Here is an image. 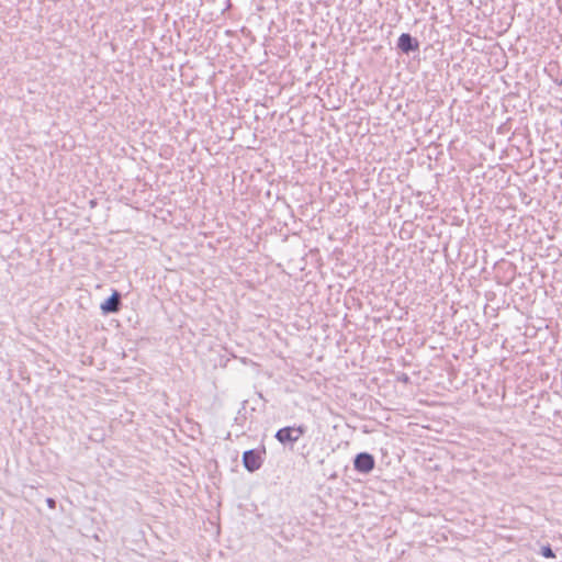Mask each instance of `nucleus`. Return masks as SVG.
<instances>
[{
	"instance_id": "obj_2",
	"label": "nucleus",
	"mask_w": 562,
	"mask_h": 562,
	"mask_svg": "<svg viewBox=\"0 0 562 562\" xmlns=\"http://www.w3.org/2000/svg\"><path fill=\"white\" fill-rule=\"evenodd\" d=\"M263 458L261 452L258 450L251 449L247 450L243 454V464L249 472H255L259 470L262 465Z\"/></svg>"
},
{
	"instance_id": "obj_7",
	"label": "nucleus",
	"mask_w": 562,
	"mask_h": 562,
	"mask_svg": "<svg viewBox=\"0 0 562 562\" xmlns=\"http://www.w3.org/2000/svg\"><path fill=\"white\" fill-rule=\"evenodd\" d=\"M46 503L49 508H55L56 502L53 498H47Z\"/></svg>"
},
{
	"instance_id": "obj_5",
	"label": "nucleus",
	"mask_w": 562,
	"mask_h": 562,
	"mask_svg": "<svg viewBox=\"0 0 562 562\" xmlns=\"http://www.w3.org/2000/svg\"><path fill=\"white\" fill-rule=\"evenodd\" d=\"M103 314L117 313L121 308V294L114 291L100 306Z\"/></svg>"
},
{
	"instance_id": "obj_1",
	"label": "nucleus",
	"mask_w": 562,
	"mask_h": 562,
	"mask_svg": "<svg viewBox=\"0 0 562 562\" xmlns=\"http://www.w3.org/2000/svg\"><path fill=\"white\" fill-rule=\"evenodd\" d=\"M304 434H305L304 426L284 427V428L279 429L274 437L280 443L285 445L288 442H291V443L296 442Z\"/></svg>"
},
{
	"instance_id": "obj_6",
	"label": "nucleus",
	"mask_w": 562,
	"mask_h": 562,
	"mask_svg": "<svg viewBox=\"0 0 562 562\" xmlns=\"http://www.w3.org/2000/svg\"><path fill=\"white\" fill-rule=\"evenodd\" d=\"M541 554L547 559H552L555 557L552 549L549 546L541 548Z\"/></svg>"
},
{
	"instance_id": "obj_4",
	"label": "nucleus",
	"mask_w": 562,
	"mask_h": 562,
	"mask_svg": "<svg viewBox=\"0 0 562 562\" xmlns=\"http://www.w3.org/2000/svg\"><path fill=\"white\" fill-rule=\"evenodd\" d=\"M397 47L405 54L419 49L418 41L408 33H403L397 40Z\"/></svg>"
},
{
	"instance_id": "obj_3",
	"label": "nucleus",
	"mask_w": 562,
	"mask_h": 562,
	"mask_svg": "<svg viewBox=\"0 0 562 562\" xmlns=\"http://www.w3.org/2000/svg\"><path fill=\"white\" fill-rule=\"evenodd\" d=\"M374 458L368 452H360L353 460L355 469L360 473H369L374 469Z\"/></svg>"
}]
</instances>
